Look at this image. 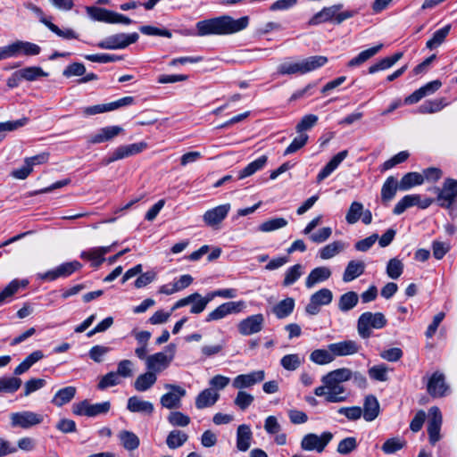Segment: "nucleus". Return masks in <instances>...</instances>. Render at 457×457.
Wrapping results in <instances>:
<instances>
[{"label": "nucleus", "instance_id": "nucleus-9", "mask_svg": "<svg viewBox=\"0 0 457 457\" xmlns=\"http://www.w3.org/2000/svg\"><path fill=\"white\" fill-rule=\"evenodd\" d=\"M145 147L146 143L145 142L120 145L108 157L104 159L103 162L104 164L108 165L118 160H121L137 154L141 153Z\"/></svg>", "mask_w": 457, "mask_h": 457}, {"label": "nucleus", "instance_id": "nucleus-14", "mask_svg": "<svg viewBox=\"0 0 457 457\" xmlns=\"http://www.w3.org/2000/svg\"><path fill=\"white\" fill-rule=\"evenodd\" d=\"M442 414L438 407H431L429 410V418L428 421V434L429 443L431 445H436L440 438V429L442 425Z\"/></svg>", "mask_w": 457, "mask_h": 457}, {"label": "nucleus", "instance_id": "nucleus-10", "mask_svg": "<svg viewBox=\"0 0 457 457\" xmlns=\"http://www.w3.org/2000/svg\"><path fill=\"white\" fill-rule=\"evenodd\" d=\"M81 268L82 264L78 261L64 262L54 270L40 274V278L44 280L53 281L58 278H67Z\"/></svg>", "mask_w": 457, "mask_h": 457}, {"label": "nucleus", "instance_id": "nucleus-26", "mask_svg": "<svg viewBox=\"0 0 457 457\" xmlns=\"http://www.w3.org/2000/svg\"><path fill=\"white\" fill-rule=\"evenodd\" d=\"M252 431L247 425H240L237 430V447L241 452L249 449L252 440Z\"/></svg>", "mask_w": 457, "mask_h": 457}, {"label": "nucleus", "instance_id": "nucleus-42", "mask_svg": "<svg viewBox=\"0 0 457 457\" xmlns=\"http://www.w3.org/2000/svg\"><path fill=\"white\" fill-rule=\"evenodd\" d=\"M450 30H451L450 24H447L445 27L437 29L436 31H435L433 33L432 37L427 41L426 46L430 50H433V49L438 47L445 40Z\"/></svg>", "mask_w": 457, "mask_h": 457}, {"label": "nucleus", "instance_id": "nucleus-1", "mask_svg": "<svg viewBox=\"0 0 457 457\" xmlns=\"http://www.w3.org/2000/svg\"><path fill=\"white\" fill-rule=\"evenodd\" d=\"M249 23L247 16L239 19H233L228 15H222L212 19L200 21L195 24L198 37H206L211 35H229L245 29Z\"/></svg>", "mask_w": 457, "mask_h": 457}, {"label": "nucleus", "instance_id": "nucleus-61", "mask_svg": "<svg viewBox=\"0 0 457 457\" xmlns=\"http://www.w3.org/2000/svg\"><path fill=\"white\" fill-rule=\"evenodd\" d=\"M368 372L370 378L374 380L384 382L388 379L387 368L385 364L375 365L370 368Z\"/></svg>", "mask_w": 457, "mask_h": 457}, {"label": "nucleus", "instance_id": "nucleus-58", "mask_svg": "<svg viewBox=\"0 0 457 457\" xmlns=\"http://www.w3.org/2000/svg\"><path fill=\"white\" fill-rule=\"evenodd\" d=\"M302 275V265L295 264L290 267L285 273L283 285L288 287L293 285Z\"/></svg>", "mask_w": 457, "mask_h": 457}, {"label": "nucleus", "instance_id": "nucleus-21", "mask_svg": "<svg viewBox=\"0 0 457 457\" xmlns=\"http://www.w3.org/2000/svg\"><path fill=\"white\" fill-rule=\"evenodd\" d=\"M127 409L131 412L151 415L154 412V405L148 401H144L138 396H131L128 400Z\"/></svg>", "mask_w": 457, "mask_h": 457}, {"label": "nucleus", "instance_id": "nucleus-51", "mask_svg": "<svg viewBox=\"0 0 457 457\" xmlns=\"http://www.w3.org/2000/svg\"><path fill=\"white\" fill-rule=\"evenodd\" d=\"M363 211V205L360 202H353L350 205V208L346 213L345 220L348 224H354L356 223Z\"/></svg>", "mask_w": 457, "mask_h": 457}, {"label": "nucleus", "instance_id": "nucleus-27", "mask_svg": "<svg viewBox=\"0 0 457 457\" xmlns=\"http://www.w3.org/2000/svg\"><path fill=\"white\" fill-rule=\"evenodd\" d=\"M330 276L331 270L328 267H317L306 278L305 286L311 288L315 284L328 279Z\"/></svg>", "mask_w": 457, "mask_h": 457}, {"label": "nucleus", "instance_id": "nucleus-30", "mask_svg": "<svg viewBox=\"0 0 457 457\" xmlns=\"http://www.w3.org/2000/svg\"><path fill=\"white\" fill-rule=\"evenodd\" d=\"M383 47L382 44L361 51L357 56L353 57L347 62V67H357L364 63L366 61L376 55Z\"/></svg>", "mask_w": 457, "mask_h": 457}, {"label": "nucleus", "instance_id": "nucleus-33", "mask_svg": "<svg viewBox=\"0 0 457 457\" xmlns=\"http://www.w3.org/2000/svg\"><path fill=\"white\" fill-rule=\"evenodd\" d=\"M76 391V387L71 386L58 390L52 400V403L61 407L70 403L74 398Z\"/></svg>", "mask_w": 457, "mask_h": 457}, {"label": "nucleus", "instance_id": "nucleus-13", "mask_svg": "<svg viewBox=\"0 0 457 457\" xmlns=\"http://www.w3.org/2000/svg\"><path fill=\"white\" fill-rule=\"evenodd\" d=\"M333 294L328 288H322L314 293L310 303L306 305L305 311L310 315H316L320 312V306L328 305L332 302Z\"/></svg>", "mask_w": 457, "mask_h": 457}, {"label": "nucleus", "instance_id": "nucleus-36", "mask_svg": "<svg viewBox=\"0 0 457 457\" xmlns=\"http://www.w3.org/2000/svg\"><path fill=\"white\" fill-rule=\"evenodd\" d=\"M403 57L402 52H397L394 54L392 56L385 57L376 62L375 64L371 65L369 68V73L373 74L379 71L386 70L390 67H392L395 62H397L401 58Z\"/></svg>", "mask_w": 457, "mask_h": 457}, {"label": "nucleus", "instance_id": "nucleus-2", "mask_svg": "<svg viewBox=\"0 0 457 457\" xmlns=\"http://www.w3.org/2000/svg\"><path fill=\"white\" fill-rule=\"evenodd\" d=\"M326 56L315 55L299 62H284L278 65V73L280 75L305 74L325 65Z\"/></svg>", "mask_w": 457, "mask_h": 457}, {"label": "nucleus", "instance_id": "nucleus-63", "mask_svg": "<svg viewBox=\"0 0 457 457\" xmlns=\"http://www.w3.org/2000/svg\"><path fill=\"white\" fill-rule=\"evenodd\" d=\"M87 12L91 19L103 22H106L108 15H110V10L96 6L87 7Z\"/></svg>", "mask_w": 457, "mask_h": 457}, {"label": "nucleus", "instance_id": "nucleus-23", "mask_svg": "<svg viewBox=\"0 0 457 457\" xmlns=\"http://www.w3.org/2000/svg\"><path fill=\"white\" fill-rule=\"evenodd\" d=\"M400 190V185L394 176H389L384 182L381 188V201L384 204H387Z\"/></svg>", "mask_w": 457, "mask_h": 457}, {"label": "nucleus", "instance_id": "nucleus-49", "mask_svg": "<svg viewBox=\"0 0 457 457\" xmlns=\"http://www.w3.org/2000/svg\"><path fill=\"white\" fill-rule=\"evenodd\" d=\"M344 7L343 4H337L334 5L329 6L331 12H333V15L335 17V23L336 24H341L343 21H345L347 19H350L357 14V11L354 10H347L339 12V11Z\"/></svg>", "mask_w": 457, "mask_h": 457}, {"label": "nucleus", "instance_id": "nucleus-45", "mask_svg": "<svg viewBox=\"0 0 457 457\" xmlns=\"http://www.w3.org/2000/svg\"><path fill=\"white\" fill-rule=\"evenodd\" d=\"M419 195H404L394 207L393 213L400 215L403 213L408 208L417 205Z\"/></svg>", "mask_w": 457, "mask_h": 457}, {"label": "nucleus", "instance_id": "nucleus-52", "mask_svg": "<svg viewBox=\"0 0 457 457\" xmlns=\"http://www.w3.org/2000/svg\"><path fill=\"white\" fill-rule=\"evenodd\" d=\"M287 225V220L284 218H274L262 222L259 229L262 232H270L282 228Z\"/></svg>", "mask_w": 457, "mask_h": 457}, {"label": "nucleus", "instance_id": "nucleus-25", "mask_svg": "<svg viewBox=\"0 0 457 457\" xmlns=\"http://www.w3.org/2000/svg\"><path fill=\"white\" fill-rule=\"evenodd\" d=\"M220 395L212 388L203 390L195 398V407L199 410L212 406Z\"/></svg>", "mask_w": 457, "mask_h": 457}, {"label": "nucleus", "instance_id": "nucleus-5", "mask_svg": "<svg viewBox=\"0 0 457 457\" xmlns=\"http://www.w3.org/2000/svg\"><path fill=\"white\" fill-rule=\"evenodd\" d=\"M138 34L133 32L131 34L119 33L107 37L104 40L97 43V46L101 49H123L138 40Z\"/></svg>", "mask_w": 457, "mask_h": 457}, {"label": "nucleus", "instance_id": "nucleus-40", "mask_svg": "<svg viewBox=\"0 0 457 457\" xmlns=\"http://www.w3.org/2000/svg\"><path fill=\"white\" fill-rule=\"evenodd\" d=\"M188 439L187 434L185 432L174 429L171 430L166 438V445L170 449H177L182 446Z\"/></svg>", "mask_w": 457, "mask_h": 457}, {"label": "nucleus", "instance_id": "nucleus-37", "mask_svg": "<svg viewBox=\"0 0 457 457\" xmlns=\"http://www.w3.org/2000/svg\"><path fill=\"white\" fill-rule=\"evenodd\" d=\"M156 375L152 371H147L144 374H141L135 380V389L138 392H145L156 382Z\"/></svg>", "mask_w": 457, "mask_h": 457}, {"label": "nucleus", "instance_id": "nucleus-7", "mask_svg": "<svg viewBox=\"0 0 457 457\" xmlns=\"http://www.w3.org/2000/svg\"><path fill=\"white\" fill-rule=\"evenodd\" d=\"M333 434L329 431L323 432L320 436L314 433L305 435L301 441V448L304 451H316L321 453L332 440Z\"/></svg>", "mask_w": 457, "mask_h": 457}, {"label": "nucleus", "instance_id": "nucleus-38", "mask_svg": "<svg viewBox=\"0 0 457 457\" xmlns=\"http://www.w3.org/2000/svg\"><path fill=\"white\" fill-rule=\"evenodd\" d=\"M358 301L359 296L357 293L349 291L340 296L338 301V309L343 312H347L357 305Z\"/></svg>", "mask_w": 457, "mask_h": 457}, {"label": "nucleus", "instance_id": "nucleus-15", "mask_svg": "<svg viewBox=\"0 0 457 457\" xmlns=\"http://www.w3.org/2000/svg\"><path fill=\"white\" fill-rule=\"evenodd\" d=\"M264 317L262 313L251 315L238 323V331L243 336H250L262 331Z\"/></svg>", "mask_w": 457, "mask_h": 457}, {"label": "nucleus", "instance_id": "nucleus-24", "mask_svg": "<svg viewBox=\"0 0 457 457\" xmlns=\"http://www.w3.org/2000/svg\"><path fill=\"white\" fill-rule=\"evenodd\" d=\"M379 414V403L378 399L372 395H367L363 403V418L366 421L374 420Z\"/></svg>", "mask_w": 457, "mask_h": 457}, {"label": "nucleus", "instance_id": "nucleus-12", "mask_svg": "<svg viewBox=\"0 0 457 457\" xmlns=\"http://www.w3.org/2000/svg\"><path fill=\"white\" fill-rule=\"evenodd\" d=\"M245 307V302H227L220 305H219L215 310L211 312L205 318L206 322H211L213 320H219L228 314L231 313H238Z\"/></svg>", "mask_w": 457, "mask_h": 457}, {"label": "nucleus", "instance_id": "nucleus-41", "mask_svg": "<svg viewBox=\"0 0 457 457\" xmlns=\"http://www.w3.org/2000/svg\"><path fill=\"white\" fill-rule=\"evenodd\" d=\"M22 381L16 377H2L0 378V393L13 394L21 386Z\"/></svg>", "mask_w": 457, "mask_h": 457}, {"label": "nucleus", "instance_id": "nucleus-35", "mask_svg": "<svg viewBox=\"0 0 457 457\" xmlns=\"http://www.w3.org/2000/svg\"><path fill=\"white\" fill-rule=\"evenodd\" d=\"M118 437L122 446L128 451H133L138 448L140 445L139 437L129 430H121Z\"/></svg>", "mask_w": 457, "mask_h": 457}, {"label": "nucleus", "instance_id": "nucleus-16", "mask_svg": "<svg viewBox=\"0 0 457 457\" xmlns=\"http://www.w3.org/2000/svg\"><path fill=\"white\" fill-rule=\"evenodd\" d=\"M264 378L265 373L263 370H256L248 374H241L233 379L232 386L237 389L242 390L262 382Z\"/></svg>", "mask_w": 457, "mask_h": 457}, {"label": "nucleus", "instance_id": "nucleus-17", "mask_svg": "<svg viewBox=\"0 0 457 457\" xmlns=\"http://www.w3.org/2000/svg\"><path fill=\"white\" fill-rule=\"evenodd\" d=\"M230 210V204H225L204 212L203 220L209 227L215 228L227 217Z\"/></svg>", "mask_w": 457, "mask_h": 457}, {"label": "nucleus", "instance_id": "nucleus-32", "mask_svg": "<svg viewBox=\"0 0 457 457\" xmlns=\"http://www.w3.org/2000/svg\"><path fill=\"white\" fill-rule=\"evenodd\" d=\"M14 46L17 56H34L39 54L41 52V47L29 41L16 40L14 42Z\"/></svg>", "mask_w": 457, "mask_h": 457}, {"label": "nucleus", "instance_id": "nucleus-59", "mask_svg": "<svg viewBox=\"0 0 457 457\" xmlns=\"http://www.w3.org/2000/svg\"><path fill=\"white\" fill-rule=\"evenodd\" d=\"M308 138L309 137L307 134L300 133V135L295 137L291 144L287 147V149L284 152V155H288L293 153H295L296 151L303 147L306 145Z\"/></svg>", "mask_w": 457, "mask_h": 457}, {"label": "nucleus", "instance_id": "nucleus-34", "mask_svg": "<svg viewBox=\"0 0 457 457\" xmlns=\"http://www.w3.org/2000/svg\"><path fill=\"white\" fill-rule=\"evenodd\" d=\"M267 160L268 158L266 155H262L258 159L250 162L246 167L239 171L236 180L243 179L262 170L265 166Z\"/></svg>", "mask_w": 457, "mask_h": 457}, {"label": "nucleus", "instance_id": "nucleus-19", "mask_svg": "<svg viewBox=\"0 0 457 457\" xmlns=\"http://www.w3.org/2000/svg\"><path fill=\"white\" fill-rule=\"evenodd\" d=\"M121 132H123V129L120 126L104 127L100 129L96 134L93 135L90 137L89 143L101 144L104 142H107L113 139Z\"/></svg>", "mask_w": 457, "mask_h": 457}, {"label": "nucleus", "instance_id": "nucleus-46", "mask_svg": "<svg viewBox=\"0 0 457 457\" xmlns=\"http://www.w3.org/2000/svg\"><path fill=\"white\" fill-rule=\"evenodd\" d=\"M405 445L406 441L404 439L395 436L386 440L381 446V450L386 454H393L404 448Z\"/></svg>", "mask_w": 457, "mask_h": 457}, {"label": "nucleus", "instance_id": "nucleus-44", "mask_svg": "<svg viewBox=\"0 0 457 457\" xmlns=\"http://www.w3.org/2000/svg\"><path fill=\"white\" fill-rule=\"evenodd\" d=\"M17 75L27 81H34L40 77H47L48 73L45 72L40 67L31 66L17 71Z\"/></svg>", "mask_w": 457, "mask_h": 457}, {"label": "nucleus", "instance_id": "nucleus-62", "mask_svg": "<svg viewBox=\"0 0 457 457\" xmlns=\"http://www.w3.org/2000/svg\"><path fill=\"white\" fill-rule=\"evenodd\" d=\"M321 382L323 383V386H320L314 390V394L317 396H325L328 392L333 390L334 386L339 385V383L333 382V379L327 374L321 378Z\"/></svg>", "mask_w": 457, "mask_h": 457}, {"label": "nucleus", "instance_id": "nucleus-48", "mask_svg": "<svg viewBox=\"0 0 457 457\" xmlns=\"http://www.w3.org/2000/svg\"><path fill=\"white\" fill-rule=\"evenodd\" d=\"M334 359L333 353L325 349H316L310 355V360L320 365L330 363Z\"/></svg>", "mask_w": 457, "mask_h": 457}, {"label": "nucleus", "instance_id": "nucleus-11", "mask_svg": "<svg viewBox=\"0 0 457 457\" xmlns=\"http://www.w3.org/2000/svg\"><path fill=\"white\" fill-rule=\"evenodd\" d=\"M165 388L170 391L161 397L162 406L170 410L179 408L181 398L186 395V390L179 386L172 384H166Z\"/></svg>", "mask_w": 457, "mask_h": 457}, {"label": "nucleus", "instance_id": "nucleus-39", "mask_svg": "<svg viewBox=\"0 0 457 457\" xmlns=\"http://www.w3.org/2000/svg\"><path fill=\"white\" fill-rule=\"evenodd\" d=\"M28 285L27 280L13 279L11 281L3 291L0 292V304H3L7 299L14 295L21 287H25Z\"/></svg>", "mask_w": 457, "mask_h": 457}, {"label": "nucleus", "instance_id": "nucleus-28", "mask_svg": "<svg viewBox=\"0 0 457 457\" xmlns=\"http://www.w3.org/2000/svg\"><path fill=\"white\" fill-rule=\"evenodd\" d=\"M365 270V263L361 261H350L343 274V280L345 282H350L359 276H361Z\"/></svg>", "mask_w": 457, "mask_h": 457}, {"label": "nucleus", "instance_id": "nucleus-18", "mask_svg": "<svg viewBox=\"0 0 457 457\" xmlns=\"http://www.w3.org/2000/svg\"><path fill=\"white\" fill-rule=\"evenodd\" d=\"M328 350L336 356H346L357 353L361 345L353 340H345L338 343L330 344Z\"/></svg>", "mask_w": 457, "mask_h": 457}, {"label": "nucleus", "instance_id": "nucleus-20", "mask_svg": "<svg viewBox=\"0 0 457 457\" xmlns=\"http://www.w3.org/2000/svg\"><path fill=\"white\" fill-rule=\"evenodd\" d=\"M348 155L347 150H343L337 154L333 158L323 167V169L317 175V182L320 183L328 178L346 158Z\"/></svg>", "mask_w": 457, "mask_h": 457}, {"label": "nucleus", "instance_id": "nucleus-57", "mask_svg": "<svg viewBox=\"0 0 457 457\" xmlns=\"http://www.w3.org/2000/svg\"><path fill=\"white\" fill-rule=\"evenodd\" d=\"M358 446L357 440L353 436L345 437L341 440L337 445V451L340 454H349Z\"/></svg>", "mask_w": 457, "mask_h": 457}, {"label": "nucleus", "instance_id": "nucleus-31", "mask_svg": "<svg viewBox=\"0 0 457 457\" xmlns=\"http://www.w3.org/2000/svg\"><path fill=\"white\" fill-rule=\"evenodd\" d=\"M295 300L287 297L272 307V312L278 319H285L288 317L294 311Z\"/></svg>", "mask_w": 457, "mask_h": 457}, {"label": "nucleus", "instance_id": "nucleus-64", "mask_svg": "<svg viewBox=\"0 0 457 457\" xmlns=\"http://www.w3.org/2000/svg\"><path fill=\"white\" fill-rule=\"evenodd\" d=\"M86 73V67L81 62H72L69 64L64 71H62V75L66 78H71L73 76L79 77Z\"/></svg>", "mask_w": 457, "mask_h": 457}, {"label": "nucleus", "instance_id": "nucleus-3", "mask_svg": "<svg viewBox=\"0 0 457 457\" xmlns=\"http://www.w3.org/2000/svg\"><path fill=\"white\" fill-rule=\"evenodd\" d=\"M432 190L436 194L437 204L441 208L449 210L450 215H457V209L453 207L457 199V179L447 178L441 187H434Z\"/></svg>", "mask_w": 457, "mask_h": 457}, {"label": "nucleus", "instance_id": "nucleus-22", "mask_svg": "<svg viewBox=\"0 0 457 457\" xmlns=\"http://www.w3.org/2000/svg\"><path fill=\"white\" fill-rule=\"evenodd\" d=\"M170 359H168L164 353H156L146 358V367L149 371L159 372L167 368Z\"/></svg>", "mask_w": 457, "mask_h": 457}, {"label": "nucleus", "instance_id": "nucleus-8", "mask_svg": "<svg viewBox=\"0 0 457 457\" xmlns=\"http://www.w3.org/2000/svg\"><path fill=\"white\" fill-rule=\"evenodd\" d=\"M10 420L12 428L28 429L42 423L44 417L41 414L30 411H23L12 413Z\"/></svg>", "mask_w": 457, "mask_h": 457}, {"label": "nucleus", "instance_id": "nucleus-6", "mask_svg": "<svg viewBox=\"0 0 457 457\" xmlns=\"http://www.w3.org/2000/svg\"><path fill=\"white\" fill-rule=\"evenodd\" d=\"M427 392L433 398L446 396L450 392V386L445 381L443 372L436 370L427 379Z\"/></svg>", "mask_w": 457, "mask_h": 457}, {"label": "nucleus", "instance_id": "nucleus-60", "mask_svg": "<svg viewBox=\"0 0 457 457\" xmlns=\"http://www.w3.org/2000/svg\"><path fill=\"white\" fill-rule=\"evenodd\" d=\"M46 26L58 37L64 39H78L79 35L71 29H61L57 25L53 22H46Z\"/></svg>", "mask_w": 457, "mask_h": 457}, {"label": "nucleus", "instance_id": "nucleus-55", "mask_svg": "<svg viewBox=\"0 0 457 457\" xmlns=\"http://www.w3.org/2000/svg\"><path fill=\"white\" fill-rule=\"evenodd\" d=\"M167 419L174 427H187L191 421L190 417L181 411H171Z\"/></svg>", "mask_w": 457, "mask_h": 457}, {"label": "nucleus", "instance_id": "nucleus-43", "mask_svg": "<svg viewBox=\"0 0 457 457\" xmlns=\"http://www.w3.org/2000/svg\"><path fill=\"white\" fill-rule=\"evenodd\" d=\"M446 104L445 98L428 100L419 106L418 112L422 114L435 113L441 111Z\"/></svg>", "mask_w": 457, "mask_h": 457}, {"label": "nucleus", "instance_id": "nucleus-54", "mask_svg": "<svg viewBox=\"0 0 457 457\" xmlns=\"http://www.w3.org/2000/svg\"><path fill=\"white\" fill-rule=\"evenodd\" d=\"M327 375L333 379V382L342 384L352 378L353 371L347 368H340L327 373Z\"/></svg>", "mask_w": 457, "mask_h": 457}, {"label": "nucleus", "instance_id": "nucleus-29", "mask_svg": "<svg viewBox=\"0 0 457 457\" xmlns=\"http://www.w3.org/2000/svg\"><path fill=\"white\" fill-rule=\"evenodd\" d=\"M401 191H407L415 186H420L424 183V177L419 172H408L403 176L398 182Z\"/></svg>", "mask_w": 457, "mask_h": 457}, {"label": "nucleus", "instance_id": "nucleus-50", "mask_svg": "<svg viewBox=\"0 0 457 457\" xmlns=\"http://www.w3.org/2000/svg\"><path fill=\"white\" fill-rule=\"evenodd\" d=\"M344 249V244L340 241L332 242L320 250V256L323 260H328Z\"/></svg>", "mask_w": 457, "mask_h": 457}, {"label": "nucleus", "instance_id": "nucleus-53", "mask_svg": "<svg viewBox=\"0 0 457 457\" xmlns=\"http://www.w3.org/2000/svg\"><path fill=\"white\" fill-rule=\"evenodd\" d=\"M403 271V264L397 258L390 259L386 266V274L393 279L398 278Z\"/></svg>", "mask_w": 457, "mask_h": 457}, {"label": "nucleus", "instance_id": "nucleus-4", "mask_svg": "<svg viewBox=\"0 0 457 457\" xmlns=\"http://www.w3.org/2000/svg\"><path fill=\"white\" fill-rule=\"evenodd\" d=\"M386 323L387 320L383 313L366 312L358 319L357 331L361 338L367 339L371 337V328H383Z\"/></svg>", "mask_w": 457, "mask_h": 457}, {"label": "nucleus", "instance_id": "nucleus-56", "mask_svg": "<svg viewBox=\"0 0 457 457\" xmlns=\"http://www.w3.org/2000/svg\"><path fill=\"white\" fill-rule=\"evenodd\" d=\"M253 400L254 397L251 394L239 390L234 400V404L240 410L245 411L253 403Z\"/></svg>", "mask_w": 457, "mask_h": 457}, {"label": "nucleus", "instance_id": "nucleus-47", "mask_svg": "<svg viewBox=\"0 0 457 457\" xmlns=\"http://www.w3.org/2000/svg\"><path fill=\"white\" fill-rule=\"evenodd\" d=\"M334 21L335 17L328 7L322 8L320 12L315 13L308 21L309 26H317L319 24Z\"/></svg>", "mask_w": 457, "mask_h": 457}]
</instances>
